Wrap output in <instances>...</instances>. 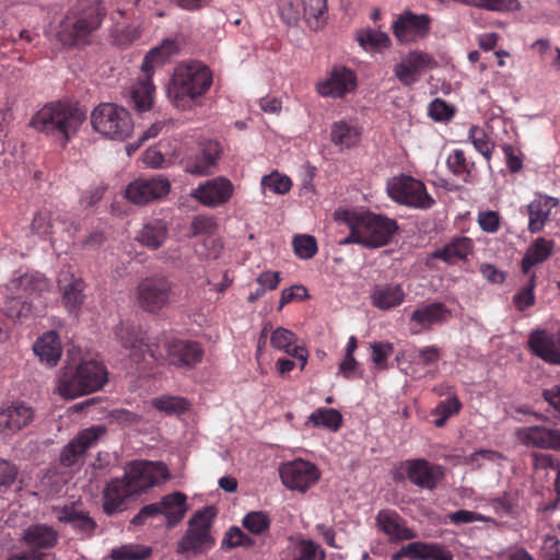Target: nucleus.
<instances>
[{"instance_id": "1", "label": "nucleus", "mask_w": 560, "mask_h": 560, "mask_svg": "<svg viewBox=\"0 0 560 560\" xmlns=\"http://www.w3.org/2000/svg\"><path fill=\"white\" fill-rule=\"evenodd\" d=\"M85 119L84 113L68 102L44 105L31 118L30 126L65 148Z\"/></svg>"}, {"instance_id": "2", "label": "nucleus", "mask_w": 560, "mask_h": 560, "mask_svg": "<svg viewBox=\"0 0 560 560\" xmlns=\"http://www.w3.org/2000/svg\"><path fill=\"white\" fill-rule=\"evenodd\" d=\"M105 14L106 9L100 1L80 2L68 10L55 36L66 47L85 44L90 35L101 26Z\"/></svg>"}, {"instance_id": "3", "label": "nucleus", "mask_w": 560, "mask_h": 560, "mask_svg": "<svg viewBox=\"0 0 560 560\" xmlns=\"http://www.w3.org/2000/svg\"><path fill=\"white\" fill-rule=\"evenodd\" d=\"M106 382V368L88 360L77 365L67 364L58 377L56 392L66 399H73L101 389Z\"/></svg>"}, {"instance_id": "4", "label": "nucleus", "mask_w": 560, "mask_h": 560, "mask_svg": "<svg viewBox=\"0 0 560 560\" xmlns=\"http://www.w3.org/2000/svg\"><path fill=\"white\" fill-rule=\"evenodd\" d=\"M212 81V71L201 61L182 62L174 70L170 95L177 106H185L186 103L205 95L210 90Z\"/></svg>"}, {"instance_id": "5", "label": "nucleus", "mask_w": 560, "mask_h": 560, "mask_svg": "<svg viewBox=\"0 0 560 560\" xmlns=\"http://www.w3.org/2000/svg\"><path fill=\"white\" fill-rule=\"evenodd\" d=\"M179 46L175 39H164L160 46L152 48L143 58L142 77L131 86L130 102L138 112H145L152 107L155 88L152 83L154 69L176 55Z\"/></svg>"}, {"instance_id": "6", "label": "nucleus", "mask_w": 560, "mask_h": 560, "mask_svg": "<svg viewBox=\"0 0 560 560\" xmlns=\"http://www.w3.org/2000/svg\"><path fill=\"white\" fill-rule=\"evenodd\" d=\"M93 129L105 138L124 141L133 131L130 113L115 103H101L91 114Z\"/></svg>"}, {"instance_id": "7", "label": "nucleus", "mask_w": 560, "mask_h": 560, "mask_svg": "<svg viewBox=\"0 0 560 560\" xmlns=\"http://www.w3.org/2000/svg\"><path fill=\"white\" fill-rule=\"evenodd\" d=\"M188 510L187 495L184 492L174 491L163 495L159 502L142 506L132 517L131 524L140 526L143 525L148 518L163 515L166 527L174 528L184 520Z\"/></svg>"}, {"instance_id": "8", "label": "nucleus", "mask_w": 560, "mask_h": 560, "mask_svg": "<svg viewBox=\"0 0 560 560\" xmlns=\"http://www.w3.org/2000/svg\"><path fill=\"white\" fill-rule=\"evenodd\" d=\"M213 517L214 512L211 506L197 511L189 520L188 528L177 544V552L192 551L194 553H200L203 550L211 549L215 544L214 538L210 535Z\"/></svg>"}, {"instance_id": "9", "label": "nucleus", "mask_w": 560, "mask_h": 560, "mask_svg": "<svg viewBox=\"0 0 560 560\" xmlns=\"http://www.w3.org/2000/svg\"><path fill=\"white\" fill-rule=\"evenodd\" d=\"M115 336L121 346L129 351V357L135 363L147 361L156 362L162 355L158 352V346L149 342L145 331L131 322H122L115 329Z\"/></svg>"}, {"instance_id": "10", "label": "nucleus", "mask_w": 560, "mask_h": 560, "mask_svg": "<svg viewBox=\"0 0 560 560\" xmlns=\"http://www.w3.org/2000/svg\"><path fill=\"white\" fill-rule=\"evenodd\" d=\"M354 218L363 240V246L368 248L387 245L398 231L397 222L383 214L363 212L355 214Z\"/></svg>"}, {"instance_id": "11", "label": "nucleus", "mask_w": 560, "mask_h": 560, "mask_svg": "<svg viewBox=\"0 0 560 560\" xmlns=\"http://www.w3.org/2000/svg\"><path fill=\"white\" fill-rule=\"evenodd\" d=\"M173 295V283L164 276L142 279L137 287V303L147 313L156 314L166 307Z\"/></svg>"}, {"instance_id": "12", "label": "nucleus", "mask_w": 560, "mask_h": 560, "mask_svg": "<svg viewBox=\"0 0 560 560\" xmlns=\"http://www.w3.org/2000/svg\"><path fill=\"white\" fill-rule=\"evenodd\" d=\"M387 191L394 201L408 207L430 209L435 203L425 185L409 175L394 177L387 184Z\"/></svg>"}, {"instance_id": "13", "label": "nucleus", "mask_w": 560, "mask_h": 560, "mask_svg": "<svg viewBox=\"0 0 560 560\" xmlns=\"http://www.w3.org/2000/svg\"><path fill=\"white\" fill-rule=\"evenodd\" d=\"M122 478L133 495L147 492L170 478L167 466L162 462H135L129 465Z\"/></svg>"}, {"instance_id": "14", "label": "nucleus", "mask_w": 560, "mask_h": 560, "mask_svg": "<svg viewBox=\"0 0 560 560\" xmlns=\"http://www.w3.org/2000/svg\"><path fill=\"white\" fill-rule=\"evenodd\" d=\"M221 154V145L214 140H205L182 160L186 173L195 176H208L217 167Z\"/></svg>"}, {"instance_id": "15", "label": "nucleus", "mask_w": 560, "mask_h": 560, "mask_svg": "<svg viewBox=\"0 0 560 560\" xmlns=\"http://www.w3.org/2000/svg\"><path fill=\"white\" fill-rule=\"evenodd\" d=\"M170 190L171 182L163 175L139 177L127 186L125 197L135 205L143 206L165 197Z\"/></svg>"}, {"instance_id": "16", "label": "nucleus", "mask_w": 560, "mask_h": 560, "mask_svg": "<svg viewBox=\"0 0 560 560\" xmlns=\"http://www.w3.org/2000/svg\"><path fill=\"white\" fill-rule=\"evenodd\" d=\"M165 360L177 369L191 370L202 362L205 350L195 340L171 339L164 345Z\"/></svg>"}, {"instance_id": "17", "label": "nucleus", "mask_w": 560, "mask_h": 560, "mask_svg": "<svg viewBox=\"0 0 560 560\" xmlns=\"http://www.w3.org/2000/svg\"><path fill=\"white\" fill-rule=\"evenodd\" d=\"M234 195V185L224 176H217L199 184L190 196L200 205L218 208L228 203Z\"/></svg>"}, {"instance_id": "18", "label": "nucleus", "mask_w": 560, "mask_h": 560, "mask_svg": "<svg viewBox=\"0 0 560 560\" xmlns=\"http://www.w3.org/2000/svg\"><path fill=\"white\" fill-rule=\"evenodd\" d=\"M279 472L281 481L287 488L301 492H305L315 485L320 476L318 468L304 459H295L283 464Z\"/></svg>"}, {"instance_id": "19", "label": "nucleus", "mask_w": 560, "mask_h": 560, "mask_svg": "<svg viewBox=\"0 0 560 560\" xmlns=\"http://www.w3.org/2000/svg\"><path fill=\"white\" fill-rule=\"evenodd\" d=\"M436 66V60L430 54L413 50L396 63L393 71L402 85L410 86L419 81L424 72L434 69Z\"/></svg>"}, {"instance_id": "20", "label": "nucleus", "mask_w": 560, "mask_h": 560, "mask_svg": "<svg viewBox=\"0 0 560 560\" xmlns=\"http://www.w3.org/2000/svg\"><path fill=\"white\" fill-rule=\"evenodd\" d=\"M357 88V74L345 66H335L328 77L316 83V92L323 97L341 98Z\"/></svg>"}, {"instance_id": "21", "label": "nucleus", "mask_w": 560, "mask_h": 560, "mask_svg": "<svg viewBox=\"0 0 560 560\" xmlns=\"http://www.w3.org/2000/svg\"><path fill=\"white\" fill-rule=\"evenodd\" d=\"M106 434L104 425H92L78 433L60 453V464L65 467H71L77 464L88 450L94 447L101 438Z\"/></svg>"}, {"instance_id": "22", "label": "nucleus", "mask_w": 560, "mask_h": 560, "mask_svg": "<svg viewBox=\"0 0 560 560\" xmlns=\"http://www.w3.org/2000/svg\"><path fill=\"white\" fill-rule=\"evenodd\" d=\"M408 480L422 489L434 490L444 478V467L424 458L408 459L401 464Z\"/></svg>"}, {"instance_id": "23", "label": "nucleus", "mask_w": 560, "mask_h": 560, "mask_svg": "<svg viewBox=\"0 0 560 560\" xmlns=\"http://www.w3.org/2000/svg\"><path fill=\"white\" fill-rule=\"evenodd\" d=\"M451 318V310L442 302L419 305L409 316L412 334L429 331L434 326H442Z\"/></svg>"}, {"instance_id": "24", "label": "nucleus", "mask_w": 560, "mask_h": 560, "mask_svg": "<svg viewBox=\"0 0 560 560\" xmlns=\"http://www.w3.org/2000/svg\"><path fill=\"white\" fill-rule=\"evenodd\" d=\"M33 407L22 400L5 402L0 407V433L11 436L32 423Z\"/></svg>"}, {"instance_id": "25", "label": "nucleus", "mask_w": 560, "mask_h": 560, "mask_svg": "<svg viewBox=\"0 0 560 560\" xmlns=\"http://www.w3.org/2000/svg\"><path fill=\"white\" fill-rule=\"evenodd\" d=\"M517 441L532 448L560 451V430L547 425H527L516 429Z\"/></svg>"}, {"instance_id": "26", "label": "nucleus", "mask_w": 560, "mask_h": 560, "mask_svg": "<svg viewBox=\"0 0 560 560\" xmlns=\"http://www.w3.org/2000/svg\"><path fill=\"white\" fill-rule=\"evenodd\" d=\"M393 34L400 43H412L428 35L430 18L427 14L405 12L392 25Z\"/></svg>"}, {"instance_id": "27", "label": "nucleus", "mask_w": 560, "mask_h": 560, "mask_svg": "<svg viewBox=\"0 0 560 560\" xmlns=\"http://www.w3.org/2000/svg\"><path fill=\"white\" fill-rule=\"evenodd\" d=\"M560 201L556 197L542 192H536L535 198L527 205L528 231L532 234L539 233L544 230L549 221L551 210L559 206Z\"/></svg>"}, {"instance_id": "28", "label": "nucleus", "mask_w": 560, "mask_h": 560, "mask_svg": "<svg viewBox=\"0 0 560 560\" xmlns=\"http://www.w3.org/2000/svg\"><path fill=\"white\" fill-rule=\"evenodd\" d=\"M57 518L59 522L69 524L81 538L94 536L98 527L90 513L80 509L75 503L66 504L57 510Z\"/></svg>"}, {"instance_id": "29", "label": "nucleus", "mask_w": 560, "mask_h": 560, "mask_svg": "<svg viewBox=\"0 0 560 560\" xmlns=\"http://www.w3.org/2000/svg\"><path fill=\"white\" fill-rule=\"evenodd\" d=\"M376 525L381 532L388 536L393 542L411 540L417 534L407 526L406 521L394 510L384 509L378 511L375 517Z\"/></svg>"}, {"instance_id": "30", "label": "nucleus", "mask_w": 560, "mask_h": 560, "mask_svg": "<svg viewBox=\"0 0 560 560\" xmlns=\"http://www.w3.org/2000/svg\"><path fill=\"white\" fill-rule=\"evenodd\" d=\"M132 497L135 495L122 477L109 480L103 490V512L114 515L125 511Z\"/></svg>"}, {"instance_id": "31", "label": "nucleus", "mask_w": 560, "mask_h": 560, "mask_svg": "<svg viewBox=\"0 0 560 560\" xmlns=\"http://www.w3.org/2000/svg\"><path fill=\"white\" fill-rule=\"evenodd\" d=\"M528 347L532 352L544 361L560 365V335L536 330L529 335Z\"/></svg>"}, {"instance_id": "32", "label": "nucleus", "mask_w": 560, "mask_h": 560, "mask_svg": "<svg viewBox=\"0 0 560 560\" xmlns=\"http://www.w3.org/2000/svg\"><path fill=\"white\" fill-rule=\"evenodd\" d=\"M58 288L62 294V302L70 311L79 308L84 302L83 279L75 276L70 268L61 269L57 279Z\"/></svg>"}, {"instance_id": "33", "label": "nucleus", "mask_w": 560, "mask_h": 560, "mask_svg": "<svg viewBox=\"0 0 560 560\" xmlns=\"http://www.w3.org/2000/svg\"><path fill=\"white\" fill-rule=\"evenodd\" d=\"M50 283L47 278L40 273H24L10 280L5 290L14 293L20 292L24 298L34 303L39 300L44 293L49 291Z\"/></svg>"}, {"instance_id": "34", "label": "nucleus", "mask_w": 560, "mask_h": 560, "mask_svg": "<svg viewBox=\"0 0 560 560\" xmlns=\"http://www.w3.org/2000/svg\"><path fill=\"white\" fill-rule=\"evenodd\" d=\"M280 560H325V551L312 539L290 537Z\"/></svg>"}, {"instance_id": "35", "label": "nucleus", "mask_w": 560, "mask_h": 560, "mask_svg": "<svg viewBox=\"0 0 560 560\" xmlns=\"http://www.w3.org/2000/svg\"><path fill=\"white\" fill-rule=\"evenodd\" d=\"M59 535L51 526L34 524L24 529L21 540L30 547L28 550L42 551L51 549L58 544Z\"/></svg>"}, {"instance_id": "36", "label": "nucleus", "mask_w": 560, "mask_h": 560, "mask_svg": "<svg viewBox=\"0 0 560 560\" xmlns=\"http://www.w3.org/2000/svg\"><path fill=\"white\" fill-rule=\"evenodd\" d=\"M296 335L283 327L276 328L270 336L271 346L295 358L300 362V369L303 370L307 363L308 352L305 348L296 346Z\"/></svg>"}, {"instance_id": "37", "label": "nucleus", "mask_w": 560, "mask_h": 560, "mask_svg": "<svg viewBox=\"0 0 560 560\" xmlns=\"http://www.w3.org/2000/svg\"><path fill=\"white\" fill-rule=\"evenodd\" d=\"M371 304L381 310L388 311L399 306L406 298L401 284H376L371 291Z\"/></svg>"}, {"instance_id": "38", "label": "nucleus", "mask_w": 560, "mask_h": 560, "mask_svg": "<svg viewBox=\"0 0 560 560\" xmlns=\"http://www.w3.org/2000/svg\"><path fill=\"white\" fill-rule=\"evenodd\" d=\"M402 551L413 560H453L452 552L436 542H410L402 548Z\"/></svg>"}, {"instance_id": "39", "label": "nucleus", "mask_w": 560, "mask_h": 560, "mask_svg": "<svg viewBox=\"0 0 560 560\" xmlns=\"http://www.w3.org/2000/svg\"><path fill=\"white\" fill-rule=\"evenodd\" d=\"M34 352L42 362L48 366L57 365L62 349L58 335L55 331L44 334L34 345Z\"/></svg>"}, {"instance_id": "40", "label": "nucleus", "mask_w": 560, "mask_h": 560, "mask_svg": "<svg viewBox=\"0 0 560 560\" xmlns=\"http://www.w3.org/2000/svg\"><path fill=\"white\" fill-rule=\"evenodd\" d=\"M555 243L551 240L545 237L536 238L527 248L524 257L521 261L522 271L525 275L529 273V270L539 264L546 261L553 252Z\"/></svg>"}, {"instance_id": "41", "label": "nucleus", "mask_w": 560, "mask_h": 560, "mask_svg": "<svg viewBox=\"0 0 560 560\" xmlns=\"http://www.w3.org/2000/svg\"><path fill=\"white\" fill-rule=\"evenodd\" d=\"M361 128L345 120L335 121L330 128V140L341 149H349L359 143Z\"/></svg>"}, {"instance_id": "42", "label": "nucleus", "mask_w": 560, "mask_h": 560, "mask_svg": "<svg viewBox=\"0 0 560 560\" xmlns=\"http://www.w3.org/2000/svg\"><path fill=\"white\" fill-rule=\"evenodd\" d=\"M167 224L163 220H151L138 232L137 241L151 249L161 247L167 238Z\"/></svg>"}, {"instance_id": "43", "label": "nucleus", "mask_w": 560, "mask_h": 560, "mask_svg": "<svg viewBox=\"0 0 560 560\" xmlns=\"http://www.w3.org/2000/svg\"><path fill=\"white\" fill-rule=\"evenodd\" d=\"M37 306L28 301L20 292L11 293L5 290V299L2 303L3 313L12 319L28 318Z\"/></svg>"}, {"instance_id": "44", "label": "nucleus", "mask_w": 560, "mask_h": 560, "mask_svg": "<svg viewBox=\"0 0 560 560\" xmlns=\"http://www.w3.org/2000/svg\"><path fill=\"white\" fill-rule=\"evenodd\" d=\"M471 249L472 243L470 238L457 237L442 248L436 249L432 254V257L448 264H454L458 260L466 259L467 256L471 253Z\"/></svg>"}, {"instance_id": "45", "label": "nucleus", "mask_w": 560, "mask_h": 560, "mask_svg": "<svg viewBox=\"0 0 560 560\" xmlns=\"http://www.w3.org/2000/svg\"><path fill=\"white\" fill-rule=\"evenodd\" d=\"M446 165L450 172L460 178L464 183H470L475 162L467 159L462 149H454L446 159Z\"/></svg>"}, {"instance_id": "46", "label": "nucleus", "mask_w": 560, "mask_h": 560, "mask_svg": "<svg viewBox=\"0 0 560 560\" xmlns=\"http://www.w3.org/2000/svg\"><path fill=\"white\" fill-rule=\"evenodd\" d=\"M55 221L60 222L65 230H69L66 219L60 214L55 215V213L48 208H42L35 213L31 229L36 235L45 237L54 233Z\"/></svg>"}, {"instance_id": "47", "label": "nucleus", "mask_w": 560, "mask_h": 560, "mask_svg": "<svg viewBox=\"0 0 560 560\" xmlns=\"http://www.w3.org/2000/svg\"><path fill=\"white\" fill-rule=\"evenodd\" d=\"M304 19L315 31L322 28L328 19L327 0H303Z\"/></svg>"}, {"instance_id": "48", "label": "nucleus", "mask_w": 560, "mask_h": 560, "mask_svg": "<svg viewBox=\"0 0 560 560\" xmlns=\"http://www.w3.org/2000/svg\"><path fill=\"white\" fill-rule=\"evenodd\" d=\"M308 421L314 427H323L336 432L342 425V416L337 409L317 408L310 415Z\"/></svg>"}, {"instance_id": "49", "label": "nucleus", "mask_w": 560, "mask_h": 560, "mask_svg": "<svg viewBox=\"0 0 560 560\" xmlns=\"http://www.w3.org/2000/svg\"><path fill=\"white\" fill-rule=\"evenodd\" d=\"M468 138L476 149L489 163L495 148V143L488 136L486 130L477 125H471L468 130Z\"/></svg>"}, {"instance_id": "50", "label": "nucleus", "mask_w": 560, "mask_h": 560, "mask_svg": "<svg viewBox=\"0 0 560 560\" xmlns=\"http://www.w3.org/2000/svg\"><path fill=\"white\" fill-rule=\"evenodd\" d=\"M152 406L166 415L179 416L189 409V401L186 398L171 395H162L152 400Z\"/></svg>"}, {"instance_id": "51", "label": "nucleus", "mask_w": 560, "mask_h": 560, "mask_svg": "<svg viewBox=\"0 0 560 560\" xmlns=\"http://www.w3.org/2000/svg\"><path fill=\"white\" fill-rule=\"evenodd\" d=\"M357 39L365 50H381L389 47V36L381 31L365 28L358 32Z\"/></svg>"}, {"instance_id": "52", "label": "nucleus", "mask_w": 560, "mask_h": 560, "mask_svg": "<svg viewBox=\"0 0 560 560\" xmlns=\"http://www.w3.org/2000/svg\"><path fill=\"white\" fill-rule=\"evenodd\" d=\"M242 525L250 534L259 536L269 532L271 520L265 511H252L243 517Z\"/></svg>"}, {"instance_id": "53", "label": "nucleus", "mask_w": 560, "mask_h": 560, "mask_svg": "<svg viewBox=\"0 0 560 560\" xmlns=\"http://www.w3.org/2000/svg\"><path fill=\"white\" fill-rule=\"evenodd\" d=\"M140 36L141 30L139 25L133 24L124 25L118 23L113 27L110 32L112 43L120 48L129 46L135 40L140 38Z\"/></svg>"}, {"instance_id": "54", "label": "nucleus", "mask_w": 560, "mask_h": 560, "mask_svg": "<svg viewBox=\"0 0 560 560\" xmlns=\"http://www.w3.org/2000/svg\"><path fill=\"white\" fill-rule=\"evenodd\" d=\"M468 5L498 13L513 12L521 8L518 0H469Z\"/></svg>"}, {"instance_id": "55", "label": "nucleus", "mask_w": 560, "mask_h": 560, "mask_svg": "<svg viewBox=\"0 0 560 560\" xmlns=\"http://www.w3.org/2000/svg\"><path fill=\"white\" fill-rule=\"evenodd\" d=\"M260 185L262 190L269 189L275 194L284 195L290 191L292 187V180L289 176L282 175L275 171L268 175L262 176Z\"/></svg>"}, {"instance_id": "56", "label": "nucleus", "mask_w": 560, "mask_h": 560, "mask_svg": "<svg viewBox=\"0 0 560 560\" xmlns=\"http://www.w3.org/2000/svg\"><path fill=\"white\" fill-rule=\"evenodd\" d=\"M255 545V540L245 534L240 527L232 526L225 534L221 548L232 549L236 547L252 548Z\"/></svg>"}, {"instance_id": "57", "label": "nucleus", "mask_w": 560, "mask_h": 560, "mask_svg": "<svg viewBox=\"0 0 560 560\" xmlns=\"http://www.w3.org/2000/svg\"><path fill=\"white\" fill-rule=\"evenodd\" d=\"M536 275L529 276L527 284L522 288L514 296L513 304L523 312L535 304Z\"/></svg>"}, {"instance_id": "58", "label": "nucleus", "mask_w": 560, "mask_h": 560, "mask_svg": "<svg viewBox=\"0 0 560 560\" xmlns=\"http://www.w3.org/2000/svg\"><path fill=\"white\" fill-rule=\"evenodd\" d=\"M152 553L150 547L135 548L132 546H121L113 549L110 558L114 560H144Z\"/></svg>"}, {"instance_id": "59", "label": "nucleus", "mask_w": 560, "mask_h": 560, "mask_svg": "<svg viewBox=\"0 0 560 560\" xmlns=\"http://www.w3.org/2000/svg\"><path fill=\"white\" fill-rule=\"evenodd\" d=\"M294 253L302 259H310L317 253V242L312 235H298L293 238Z\"/></svg>"}, {"instance_id": "60", "label": "nucleus", "mask_w": 560, "mask_h": 560, "mask_svg": "<svg viewBox=\"0 0 560 560\" xmlns=\"http://www.w3.org/2000/svg\"><path fill=\"white\" fill-rule=\"evenodd\" d=\"M502 459H504V456L500 452L481 448L466 456L464 463L474 469H479L482 467L483 462L497 463Z\"/></svg>"}, {"instance_id": "61", "label": "nucleus", "mask_w": 560, "mask_h": 560, "mask_svg": "<svg viewBox=\"0 0 560 560\" xmlns=\"http://www.w3.org/2000/svg\"><path fill=\"white\" fill-rule=\"evenodd\" d=\"M447 518L450 523L454 525L469 524L474 522L494 523L492 517L468 510L452 512L447 515Z\"/></svg>"}, {"instance_id": "62", "label": "nucleus", "mask_w": 560, "mask_h": 560, "mask_svg": "<svg viewBox=\"0 0 560 560\" xmlns=\"http://www.w3.org/2000/svg\"><path fill=\"white\" fill-rule=\"evenodd\" d=\"M429 116L435 121H447L454 116V110L444 100L435 98L429 105Z\"/></svg>"}, {"instance_id": "63", "label": "nucleus", "mask_w": 560, "mask_h": 560, "mask_svg": "<svg viewBox=\"0 0 560 560\" xmlns=\"http://www.w3.org/2000/svg\"><path fill=\"white\" fill-rule=\"evenodd\" d=\"M372 348V360L380 369L387 368V360L394 352V347L389 342H374Z\"/></svg>"}, {"instance_id": "64", "label": "nucleus", "mask_w": 560, "mask_h": 560, "mask_svg": "<svg viewBox=\"0 0 560 560\" xmlns=\"http://www.w3.org/2000/svg\"><path fill=\"white\" fill-rule=\"evenodd\" d=\"M215 228L214 218L209 215H197L190 224V231L194 236L212 234Z\"/></svg>"}]
</instances>
